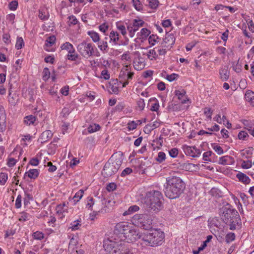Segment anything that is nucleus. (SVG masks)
<instances>
[{
	"mask_svg": "<svg viewBox=\"0 0 254 254\" xmlns=\"http://www.w3.org/2000/svg\"><path fill=\"white\" fill-rule=\"evenodd\" d=\"M185 184L179 177L171 176L166 179L164 185V193L170 199H175L179 197L185 189Z\"/></svg>",
	"mask_w": 254,
	"mask_h": 254,
	"instance_id": "1",
	"label": "nucleus"
},
{
	"mask_svg": "<svg viewBox=\"0 0 254 254\" xmlns=\"http://www.w3.org/2000/svg\"><path fill=\"white\" fill-rule=\"evenodd\" d=\"M115 233L120 240L125 243H129L140 238L138 232L127 222H121L115 227Z\"/></svg>",
	"mask_w": 254,
	"mask_h": 254,
	"instance_id": "2",
	"label": "nucleus"
},
{
	"mask_svg": "<svg viewBox=\"0 0 254 254\" xmlns=\"http://www.w3.org/2000/svg\"><path fill=\"white\" fill-rule=\"evenodd\" d=\"M163 196L158 190L147 192L143 199L146 209L149 211H158L162 208L161 199Z\"/></svg>",
	"mask_w": 254,
	"mask_h": 254,
	"instance_id": "3",
	"label": "nucleus"
},
{
	"mask_svg": "<svg viewBox=\"0 0 254 254\" xmlns=\"http://www.w3.org/2000/svg\"><path fill=\"white\" fill-rule=\"evenodd\" d=\"M164 234L160 229H153L144 234L142 240L144 244L150 247H156L162 245L164 242Z\"/></svg>",
	"mask_w": 254,
	"mask_h": 254,
	"instance_id": "4",
	"label": "nucleus"
},
{
	"mask_svg": "<svg viewBox=\"0 0 254 254\" xmlns=\"http://www.w3.org/2000/svg\"><path fill=\"white\" fill-rule=\"evenodd\" d=\"M122 163V157H114L112 156L105 164L102 171V175L105 177H109L116 174L120 168Z\"/></svg>",
	"mask_w": 254,
	"mask_h": 254,
	"instance_id": "5",
	"label": "nucleus"
},
{
	"mask_svg": "<svg viewBox=\"0 0 254 254\" xmlns=\"http://www.w3.org/2000/svg\"><path fill=\"white\" fill-rule=\"evenodd\" d=\"M115 233L114 236L104 241V248L108 254H117L118 249L122 247V241Z\"/></svg>",
	"mask_w": 254,
	"mask_h": 254,
	"instance_id": "6",
	"label": "nucleus"
},
{
	"mask_svg": "<svg viewBox=\"0 0 254 254\" xmlns=\"http://www.w3.org/2000/svg\"><path fill=\"white\" fill-rule=\"evenodd\" d=\"M133 224L144 230H148L151 227L152 217L146 213L137 214L131 219Z\"/></svg>",
	"mask_w": 254,
	"mask_h": 254,
	"instance_id": "7",
	"label": "nucleus"
},
{
	"mask_svg": "<svg viewBox=\"0 0 254 254\" xmlns=\"http://www.w3.org/2000/svg\"><path fill=\"white\" fill-rule=\"evenodd\" d=\"M77 50L84 58L88 59L92 56L94 49L91 43L83 41L77 46Z\"/></svg>",
	"mask_w": 254,
	"mask_h": 254,
	"instance_id": "8",
	"label": "nucleus"
},
{
	"mask_svg": "<svg viewBox=\"0 0 254 254\" xmlns=\"http://www.w3.org/2000/svg\"><path fill=\"white\" fill-rule=\"evenodd\" d=\"M131 66L130 64H127L122 68L119 78L121 81H124L123 87H125L128 84L129 81L131 80L134 74L133 71H131Z\"/></svg>",
	"mask_w": 254,
	"mask_h": 254,
	"instance_id": "9",
	"label": "nucleus"
},
{
	"mask_svg": "<svg viewBox=\"0 0 254 254\" xmlns=\"http://www.w3.org/2000/svg\"><path fill=\"white\" fill-rule=\"evenodd\" d=\"M221 216L223 221L227 224L229 223L233 218L239 216L238 211L230 205L224 207L222 209Z\"/></svg>",
	"mask_w": 254,
	"mask_h": 254,
	"instance_id": "10",
	"label": "nucleus"
},
{
	"mask_svg": "<svg viewBox=\"0 0 254 254\" xmlns=\"http://www.w3.org/2000/svg\"><path fill=\"white\" fill-rule=\"evenodd\" d=\"M183 148L186 154L192 157H197L201 154L200 150L197 149L195 146L184 145Z\"/></svg>",
	"mask_w": 254,
	"mask_h": 254,
	"instance_id": "11",
	"label": "nucleus"
},
{
	"mask_svg": "<svg viewBox=\"0 0 254 254\" xmlns=\"http://www.w3.org/2000/svg\"><path fill=\"white\" fill-rule=\"evenodd\" d=\"M175 38L173 34H170L166 36L163 41L161 43V47L170 49L174 44Z\"/></svg>",
	"mask_w": 254,
	"mask_h": 254,
	"instance_id": "12",
	"label": "nucleus"
},
{
	"mask_svg": "<svg viewBox=\"0 0 254 254\" xmlns=\"http://www.w3.org/2000/svg\"><path fill=\"white\" fill-rule=\"evenodd\" d=\"M133 67L136 70L142 69L145 66L143 60L140 57L135 58L133 62Z\"/></svg>",
	"mask_w": 254,
	"mask_h": 254,
	"instance_id": "13",
	"label": "nucleus"
},
{
	"mask_svg": "<svg viewBox=\"0 0 254 254\" xmlns=\"http://www.w3.org/2000/svg\"><path fill=\"white\" fill-rule=\"evenodd\" d=\"M220 78L222 81H226L229 77V71L228 66L225 65L222 67L219 70Z\"/></svg>",
	"mask_w": 254,
	"mask_h": 254,
	"instance_id": "14",
	"label": "nucleus"
},
{
	"mask_svg": "<svg viewBox=\"0 0 254 254\" xmlns=\"http://www.w3.org/2000/svg\"><path fill=\"white\" fill-rule=\"evenodd\" d=\"M118 251L117 254H133V252L129 247V245L124 242H122V247H120Z\"/></svg>",
	"mask_w": 254,
	"mask_h": 254,
	"instance_id": "15",
	"label": "nucleus"
},
{
	"mask_svg": "<svg viewBox=\"0 0 254 254\" xmlns=\"http://www.w3.org/2000/svg\"><path fill=\"white\" fill-rule=\"evenodd\" d=\"M230 225V229L234 230L241 225V221L239 216L233 218L231 221L229 222Z\"/></svg>",
	"mask_w": 254,
	"mask_h": 254,
	"instance_id": "16",
	"label": "nucleus"
},
{
	"mask_svg": "<svg viewBox=\"0 0 254 254\" xmlns=\"http://www.w3.org/2000/svg\"><path fill=\"white\" fill-rule=\"evenodd\" d=\"M232 161H234L232 157L230 156H224L220 158L219 163L221 165H229Z\"/></svg>",
	"mask_w": 254,
	"mask_h": 254,
	"instance_id": "17",
	"label": "nucleus"
},
{
	"mask_svg": "<svg viewBox=\"0 0 254 254\" xmlns=\"http://www.w3.org/2000/svg\"><path fill=\"white\" fill-rule=\"evenodd\" d=\"M61 49L63 50H66L68 54L74 53L75 52L74 48L73 45L69 42H66L61 46Z\"/></svg>",
	"mask_w": 254,
	"mask_h": 254,
	"instance_id": "18",
	"label": "nucleus"
},
{
	"mask_svg": "<svg viewBox=\"0 0 254 254\" xmlns=\"http://www.w3.org/2000/svg\"><path fill=\"white\" fill-rule=\"evenodd\" d=\"M245 99L247 101L250 102L251 104L254 106V92L251 90H248L245 94Z\"/></svg>",
	"mask_w": 254,
	"mask_h": 254,
	"instance_id": "19",
	"label": "nucleus"
},
{
	"mask_svg": "<svg viewBox=\"0 0 254 254\" xmlns=\"http://www.w3.org/2000/svg\"><path fill=\"white\" fill-rule=\"evenodd\" d=\"M236 176L240 181L246 184H249L250 182V178L244 173L239 172L237 174Z\"/></svg>",
	"mask_w": 254,
	"mask_h": 254,
	"instance_id": "20",
	"label": "nucleus"
},
{
	"mask_svg": "<svg viewBox=\"0 0 254 254\" xmlns=\"http://www.w3.org/2000/svg\"><path fill=\"white\" fill-rule=\"evenodd\" d=\"M56 37L54 36L49 37L45 41V46L46 50L49 51L50 50L48 49V47H51L55 43Z\"/></svg>",
	"mask_w": 254,
	"mask_h": 254,
	"instance_id": "21",
	"label": "nucleus"
},
{
	"mask_svg": "<svg viewBox=\"0 0 254 254\" xmlns=\"http://www.w3.org/2000/svg\"><path fill=\"white\" fill-rule=\"evenodd\" d=\"M186 94V92L184 89H182L181 90H176L175 91V95L178 96V98L179 100H182L181 102L183 104H185L186 103V100L185 99H183L184 97L185 96Z\"/></svg>",
	"mask_w": 254,
	"mask_h": 254,
	"instance_id": "22",
	"label": "nucleus"
},
{
	"mask_svg": "<svg viewBox=\"0 0 254 254\" xmlns=\"http://www.w3.org/2000/svg\"><path fill=\"white\" fill-rule=\"evenodd\" d=\"M87 33L94 42L96 43L99 42L100 39L98 33L93 31H88Z\"/></svg>",
	"mask_w": 254,
	"mask_h": 254,
	"instance_id": "23",
	"label": "nucleus"
},
{
	"mask_svg": "<svg viewBox=\"0 0 254 254\" xmlns=\"http://www.w3.org/2000/svg\"><path fill=\"white\" fill-rule=\"evenodd\" d=\"M109 37L111 41H113L115 44H117L119 40V34L117 32L112 31L110 34Z\"/></svg>",
	"mask_w": 254,
	"mask_h": 254,
	"instance_id": "24",
	"label": "nucleus"
},
{
	"mask_svg": "<svg viewBox=\"0 0 254 254\" xmlns=\"http://www.w3.org/2000/svg\"><path fill=\"white\" fill-rule=\"evenodd\" d=\"M133 27L135 29L136 32L139 27L143 26L144 22L141 19H134L132 22Z\"/></svg>",
	"mask_w": 254,
	"mask_h": 254,
	"instance_id": "25",
	"label": "nucleus"
},
{
	"mask_svg": "<svg viewBox=\"0 0 254 254\" xmlns=\"http://www.w3.org/2000/svg\"><path fill=\"white\" fill-rule=\"evenodd\" d=\"M139 209V208L137 205H134L131 206L128 208V209L127 211H126L125 212H124L123 215L127 216L128 215H130L131 213H132L133 212L137 211Z\"/></svg>",
	"mask_w": 254,
	"mask_h": 254,
	"instance_id": "26",
	"label": "nucleus"
},
{
	"mask_svg": "<svg viewBox=\"0 0 254 254\" xmlns=\"http://www.w3.org/2000/svg\"><path fill=\"white\" fill-rule=\"evenodd\" d=\"M39 174L38 171L37 169H30L28 172L25 173L28 177L31 179H35Z\"/></svg>",
	"mask_w": 254,
	"mask_h": 254,
	"instance_id": "27",
	"label": "nucleus"
},
{
	"mask_svg": "<svg viewBox=\"0 0 254 254\" xmlns=\"http://www.w3.org/2000/svg\"><path fill=\"white\" fill-rule=\"evenodd\" d=\"M98 47L99 49L103 52H107L108 43L107 41L103 40L102 41L99 42L98 44Z\"/></svg>",
	"mask_w": 254,
	"mask_h": 254,
	"instance_id": "28",
	"label": "nucleus"
},
{
	"mask_svg": "<svg viewBox=\"0 0 254 254\" xmlns=\"http://www.w3.org/2000/svg\"><path fill=\"white\" fill-rule=\"evenodd\" d=\"M138 34L140 36V39H144L150 34V31L147 28H144L141 30Z\"/></svg>",
	"mask_w": 254,
	"mask_h": 254,
	"instance_id": "29",
	"label": "nucleus"
},
{
	"mask_svg": "<svg viewBox=\"0 0 254 254\" xmlns=\"http://www.w3.org/2000/svg\"><path fill=\"white\" fill-rule=\"evenodd\" d=\"M148 42L150 45L154 46L156 43L159 42V37L156 35L152 34L149 36Z\"/></svg>",
	"mask_w": 254,
	"mask_h": 254,
	"instance_id": "30",
	"label": "nucleus"
},
{
	"mask_svg": "<svg viewBox=\"0 0 254 254\" xmlns=\"http://www.w3.org/2000/svg\"><path fill=\"white\" fill-rule=\"evenodd\" d=\"M83 193L84 191L82 190H80L75 194L73 197V200L75 203L79 201V200L82 198Z\"/></svg>",
	"mask_w": 254,
	"mask_h": 254,
	"instance_id": "31",
	"label": "nucleus"
},
{
	"mask_svg": "<svg viewBox=\"0 0 254 254\" xmlns=\"http://www.w3.org/2000/svg\"><path fill=\"white\" fill-rule=\"evenodd\" d=\"M36 120V118L34 116L32 115H30L24 118V122L25 124L30 125L31 124H34V122Z\"/></svg>",
	"mask_w": 254,
	"mask_h": 254,
	"instance_id": "32",
	"label": "nucleus"
},
{
	"mask_svg": "<svg viewBox=\"0 0 254 254\" xmlns=\"http://www.w3.org/2000/svg\"><path fill=\"white\" fill-rule=\"evenodd\" d=\"M100 127L98 124L90 125L88 127V131L90 133H93L100 129Z\"/></svg>",
	"mask_w": 254,
	"mask_h": 254,
	"instance_id": "33",
	"label": "nucleus"
},
{
	"mask_svg": "<svg viewBox=\"0 0 254 254\" xmlns=\"http://www.w3.org/2000/svg\"><path fill=\"white\" fill-rule=\"evenodd\" d=\"M147 55L150 60H155L158 57V54L156 53L154 49L150 50Z\"/></svg>",
	"mask_w": 254,
	"mask_h": 254,
	"instance_id": "34",
	"label": "nucleus"
},
{
	"mask_svg": "<svg viewBox=\"0 0 254 254\" xmlns=\"http://www.w3.org/2000/svg\"><path fill=\"white\" fill-rule=\"evenodd\" d=\"M52 135L51 132L50 130H46L42 133L41 138L44 140V141H46L47 140L51 138Z\"/></svg>",
	"mask_w": 254,
	"mask_h": 254,
	"instance_id": "35",
	"label": "nucleus"
},
{
	"mask_svg": "<svg viewBox=\"0 0 254 254\" xmlns=\"http://www.w3.org/2000/svg\"><path fill=\"white\" fill-rule=\"evenodd\" d=\"M24 45V43L23 38L22 37H18L16 40L15 48L17 50L21 49Z\"/></svg>",
	"mask_w": 254,
	"mask_h": 254,
	"instance_id": "36",
	"label": "nucleus"
},
{
	"mask_svg": "<svg viewBox=\"0 0 254 254\" xmlns=\"http://www.w3.org/2000/svg\"><path fill=\"white\" fill-rule=\"evenodd\" d=\"M95 201L93 197H88L87 199L86 208L88 209L92 210V206L94 204Z\"/></svg>",
	"mask_w": 254,
	"mask_h": 254,
	"instance_id": "37",
	"label": "nucleus"
},
{
	"mask_svg": "<svg viewBox=\"0 0 254 254\" xmlns=\"http://www.w3.org/2000/svg\"><path fill=\"white\" fill-rule=\"evenodd\" d=\"M127 30L128 31L129 36L133 37L136 31L134 27H133L132 23H129L127 25Z\"/></svg>",
	"mask_w": 254,
	"mask_h": 254,
	"instance_id": "38",
	"label": "nucleus"
},
{
	"mask_svg": "<svg viewBox=\"0 0 254 254\" xmlns=\"http://www.w3.org/2000/svg\"><path fill=\"white\" fill-rule=\"evenodd\" d=\"M235 239V235L234 233H229L225 237V241L227 243H230V242L234 241Z\"/></svg>",
	"mask_w": 254,
	"mask_h": 254,
	"instance_id": "39",
	"label": "nucleus"
},
{
	"mask_svg": "<svg viewBox=\"0 0 254 254\" xmlns=\"http://www.w3.org/2000/svg\"><path fill=\"white\" fill-rule=\"evenodd\" d=\"M42 74V78L43 80L46 81L50 78V72L48 68L45 67L43 69Z\"/></svg>",
	"mask_w": 254,
	"mask_h": 254,
	"instance_id": "40",
	"label": "nucleus"
},
{
	"mask_svg": "<svg viewBox=\"0 0 254 254\" xmlns=\"http://www.w3.org/2000/svg\"><path fill=\"white\" fill-rule=\"evenodd\" d=\"M6 117L0 118V131L3 132L6 128Z\"/></svg>",
	"mask_w": 254,
	"mask_h": 254,
	"instance_id": "41",
	"label": "nucleus"
},
{
	"mask_svg": "<svg viewBox=\"0 0 254 254\" xmlns=\"http://www.w3.org/2000/svg\"><path fill=\"white\" fill-rule=\"evenodd\" d=\"M148 1V6L152 9H156L159 4L158 0H147Z\"/></svg>",
	"mask_w": 254,
	"mask_h": 254,
	"instance_id": "42",
	"label": "nucleus"
},
{
	"mask_svg": "<svg viewBox=\"0 0 254 254\" xmlns=\"http://www.w3.org/2000/svg\"><path fill=\"white\" fill-rule=\"evenodd\" d=\"M166 159V155L163 152H159L158 153L156 160L159 163L163 162Z\"/></svg>",
	"mask_w": 254,
	"mask_h": 254,
	"instance_id": "43",
	"label": "nucleus"
},
{
	"mask_svg": "<svg viewBox=\"0 0 254 254\" xmlns=\"http://www.w3.org/2000/svg\"><path fill=\"white\" fill-rule=\"evenodd\" d=\"M8 179L7 175L5 173H0V184L4 185Z\"/></svg>",
	"mask_w": 254,
	"mask_h": 254,
	"instance_id": "44",
	"label": "nucleus"
},
{
	"mask_svg": "<svg viewBox=\"0 0 254 254\" xmlns=\"http://www.w3.org/2000/svg\"><path fill=\"white\" fill-rule=\"evenodd\" d=\"M68 25L70 26L71 25H75L77 23L78 20L77 18L74 15H72L68 17Z\"/></svg>",
	"mask_w": 254,
	"mask_h": 254,
	"instance_id": "45",
	"label": "nucleus"
},
{
	"mask_svg": "<svg viewBox=\"0 0 254 254\" xmlns=\"http://www.w3.org/2000/svg\"><path fill=\"white\" fill-rule=\"evenodd\" d=\"M17 97L15 96H11V92L9 91L8 94V102L12 105H15L17 103Z\"/></svg>",
	"mask_w": 254,
	"mask_h": 254,
	"instance_id": "46",
	"label": "nucleus"
},
{
	"mask_svg": "<svg viewBox=\"0 0 254 254\" xmlns=\"http://www.w3.org/2000/svg\"><path fill=\"white\" fill-rule=\"evenodd\" d=\"M134 7L138 11L142 9V4L139 0H132Z\"/></svg>",
	"mask_w": 254,
	"mask_h": 254,
	"instance_id": "47",
	"label": "nucleus"
},
{
	"mask_svg": "<svg viewBox=\"0 0 254 254\" xmlns=\"http://www.w3.org/2000/svg\"><path fill=\"white\" fill-rule=\"evenodd\" d=\"M70 228L72 230H76L79 229V226L81 225L80 221L78 220L74 221L70 224Z\"/></svg>",
	"mask_w": 254,
	"mask_h": 254,
	"instance_id": "48",
	"label": "nucleus"
},
{
	"mask_svg": "<svg viewBox=\"0 0 254 254\" xmlns=\"http://www.w3.org/2000/svg\"><path fill=\"white\" fill-rule=\"evenodd\" d=\"M117 27L124 36L126 35L127 30L125 26L122 24H117Z\"/></svg>",
	"mask_w": 254,
	"mask_h": 254,
	"instance_id": "49",
	"label": "nucleus"
},
{
	"mask_svg": "<svg viewBox=\"0 0 254 254\" xmlns=\"http://www.w3.org/2000/svg\"><path fill=\"white\" fill-rule=\"evenodd\" d=\"M78 58L79 55L75 53V52L74 53L68 54L67 55V59L70 61H76Z\"/></svg>",
	"mask_w": 254,
	"mask_h": 254,
	"instance_id": "50",
	"label": "nucleus"
},
{
	"mask_svg": "<svg viewBox=\"0 0 254 254\" xmlns=\"http://www.w3.org/2000/svg\"><path fill=\"white\" fill-rule=\"evenodd\" d=\"M212 148L219 155L222 154L224 152L222 148L219 145H214L212 146Z\"/></svg>",
	"mask_w": 254,
	"mask_h": 254,
	"instance_id": "51",
	"label": "nucleus"
},
{
	"mask_svg": "<svg viewBox=\"0 0 254 254\" xmlns=\"http://www.w3.org/2000/svg\"><path fill=\"white\" fill-rule=\"evenodd\" d=\"M18 6V2L16 0H13L10 2L8 5L9 8L11 10H15Z\"/></svg>",
	"mask_w": 254,
	"mask_h": 254,
	"instance_id": "52",
	"label": "nucleus"
},
{
	"mask_svg": "<svg viewBox=\"0 0 254 254\" xmlns=\"http://www.w3.org/2000/svg\"><path fill=\"white\" fill-rule=\"evenodd\" d=\"M169 153L171 157L175 158L178 154V150L176 148H173L169 151Z\"/></svg>",
	"mask_w": 254,
	"mask_h": 254,
	"instance_id": "53",
	"label": "nucleus"
},
{
	"mask_svg": "<svg viewBox=\"0 0 254 254\" xmlns=\"http://www.w3.org/2000/svg\"><path fill=\"white\" fill-rule=\"evenodd\" d=\"M33 238L37 240H41L44 238V234L40 232L37 231L33 233Z\"/></svg>",
	"mask_w": 254,
	"mask_h": 254,
	"instance_id": "54",
	"label": "nucleus"
},
{
	"mask_svg": "<svg viewBox=\"0 0 254 254\" xmlns=\"http://www.w3.org/2000/svg\"><path fill=\"white\" fill-rule=\"evenodd\" d=\"M137 123L135 121H131L127 124V127L129 130H133L136 128Z\"/></svg>",
	"mask_w": 254,
	"mask_h": 254,
	"instance_id": "55",
	"label": "nucleus"
},
{
	"mask_svg": "<svg viewBox=\"0 0 254 254\" xmlns=\"http://www.w3.org/2000/svg\"><path fill=\"white\" fill-rule=\"evenodd\" d=\"M204 113L206 115V116L211 119V115L212 114V111L209 108H205L204 109Z\"/></svg>",
	"mask_w": 254,
	"mask_h": 254,
	"instance_id": "56",
	"label": "nucleus"
},
{
	"mask_svg": "<svg viewBox=\"0 0 254 254\" xmlns=\"http://www.w3.org/2000/svg\"><path fill=\"white\" fill-rule=\"evenodd\" d=\"M169 49L167 48H163L161 47V45L159 47H158V54L160 56H164L166 54L167 50Z\"/></svg>",
	"mask_w": 254,
	"mask_h": 254,
	"instance_id": "57",
	"label": "nucleus"
},
{
	"mask_svg": "<svg viewBox=\"0 0 254 254\" xmlns=\"http://www.w3.org/2000/svg\"><path fill=\"white\" fill-rule=\"evenodd\" d=\"M39 17L42 20H46L48 18L49 16L48 14H45V12L43 11V10H40Z\"/></svg>",
	"mask_w": 254,
	"mask_h": 254,
	"instance_id": "58",
	"label": "nucleus"
},
{
	"mask_svg": "<svg viewBox=\"0 0 254 254\" xmlns=\"http://www.w3.org/2000/svg\"><path fill=\"white\" fill-rule=\"evenodd\" d=\"M137 106L140 110H143L145 107L144 101L143 99H139L137 102Z\"/></svg>",
	"mask_w": 254,
	"mask_h": 254,
	"instance_id": "59",
	"label": "nucleus"
},
{
	"mask_svg": "<svg viewBox=\"0 0 254 254\" xmlns=\"http://www.w3.org/2000/svg\"><path fill=\"white\" fill-rule=\"evenodd\" d=\"M248 136V134L244 131H241L238 134V137L240 139L245 140Z\"/></svg>",
	"mask_w": 254,
	"mask_h": 254,
	"instance_id": "60",
	"label": "nucleus"
},
{
	"mask_svg": "<svg viewBox=\"0 0 254 254\" xmlns=\"http://www.w3.org/2000/svg\"><path fill=\"white\" fill-rule=\"evenodd\" d=\"M178 77V75L176 73H172L170 75H168L166 77V79L169 81H173L177 79V78Z\"/></svg>",
	"mask_w": 254,
	"mask_h": 254,
	"instance_id": "61",
	"label": "nucleus"
},
{
	"mask_svg": "<svg viewBox=\"0 0 254 254\" xmlns=\"http://www.w3.org/2000/svg\"><path fill=\"white\" fill-rule=\"evenodd\" d=\"M22 197L20 195H18L15 201V207L16 208H19L21 206Z\"/></svg>",
	"mask_w": 254,
	"mask_h": 254,
	"instance_id": "62",
	"label": "nucleus"
},
{
	"mask_svg": "<svg viewBox=\"0 0 254 254\" xmlns=\"http://www.w3.org/2000/svg\"><path fill=\"white\" fill-rule=\"evenodd\" d=\"M102 77L106 80L110 78V74L108 73V71L107 69H104L101 72Z\"/></svg>",
	"mask_w": 254,
	"mask_h": 254,
	"instance_id": "63",
	"label": "nucleus"
},
{
	"mask_svg": "<svg viewBox=\"0 0 254 254\" xmlns=\"http://www.w3.org/2000/svg\"><path fill=\"white\" fill-rule=\"evenodd\" d=\"M16 163V160L13 158L8 159L7 164L8 167H11L14 166Z\"/></svg>",
	"mask_w": 254,
	"mask_h": 254,
	"instance_id": "64",
	"label": "nucleus"
}]
</instances>
